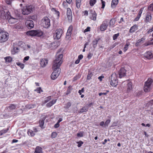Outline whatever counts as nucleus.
<instances>
[{"label":"nucleus","instance_id":"obj_1","mask_svg":"<svg viewBox=\"0 0 153 153\" xmlns=\"http://www.w3.org/2000/svg\"><path fill=\"white\" fill-rule=\"evenodd\" d=\"M59 52L60 51H58L56 55L55 59L54 60L53 63L52 68L55 69L56 68H59L62 63V58L63 55L62 54H59Z\"/></svg>","mask_w":153,"mask_h":153},{"label":"nucleus","instance_id":"obj_2","mask_svg":"<svg viewBox=\"0 0 153 153\" xmlns=\"http://www.w3.org/2000/svg\"><path fill=\"white\" fill-rule=\"evenodd\" d=\"M10 14V13L7 9L2 8L0 10V19L1 20L7 19Z\"/></svg>","mask_w":153,"mask_h":153},{"label":"nucleus","instance_id":"obj_3","mask_svg":"<svg viewBox=\"0 0 153 153\" xmlns=\"http://www.w3.org/2000/svg\"><path fill=\"white\" fill-rule=\"evenodd\" d=\"M34 7L32 5H27L24 7L22 10L23 14L27 15L31 13L34 10Z\"/></svg>","mask_w":153,"mask_h":153},{"label":"nucleus","instance_id":"obj_4","mask_svg":"<svg viewBox=\"0 0 153 153\" xmlns=\"http://www.w3.org/2000/svg\"><path fill=\"white\" fill-rule=\"evenodd\" d=\"M110 84L112 86L116 87L118 84L117 77L116 73H113L109 77Z\"/></svg>","mask_w":153,"mask_h":153},{"label":"nucleus","instance_id":"obj_5","mask_svg":"<svg viewBox=\"0 0 153 153\" xmlns=\"http://www.w3.org/2000/svg\"><path fill=\"white\" fill-rule=\"evenodd\" d=\"M43 32L40 30H31L27 32V34L32 36H36L38 37L41 36L43 35Z\"/></svg>","mask_w":153,"mask_h":153},{"label":"nucleus","instance_id":"obj_6","mask_svg":"<svg viewBox=\"0 0 153 153\" xmlns=\"http://www.w3.org/2000/svg\"><path fill=\"white\" fill-rule=\"evenodd\" d=\"M153 82L152 79L149 78L146 82L144 87V91L146 92L149 91L151 89V85Z\"/></svg>","mask_w":153,"mask_h":153},{"label":"nucleus","instance_id":"obj_7","mask_svg":"<svg viewBox=\"0 0 153 153\" xmlns=\"http://www.w3.org/2000/svg\"><path fill=\"white\" fill-rule=\"evenodd\" d=\"M42 24L43 27L45 28H48L51 26L50 20L47 16H45L42 20Z\"/></svg>","mask_w":153,"mask_h":153},{"label":"nucleus","instance_id":"obj_8","mask_svg":"<svg viewBox=\"0 0 153 153\" xmlns=\"http://www.w3.org/2000/svg\"><path fill=\"white\" fill-rule=\"evenodd\" d=\"M56 68L55 69L52 68L53 71L51 74V78L53 80L56 79L59 76L61 72V69L60 68Z\"/></svg>","mask_w":153,"mask_h":153},{"label":"nucleus","instance_id":"obj_9","mask_svg":"<svg viewBox=\"0 0 153 153\" xmlns=\"http://www.w3.org/2000/svg\"><path fill=\"white\" fill-rule=\"evenodd\" d=\"M8 34L7 33L5 32H1L0 33V42H4L6 41L8 38Z\"/></svg>","mask_w":153,"mask_h":153},{"label":"nucleus","instance_id":"obj_10","mask_svg":"<svg viewBox=\"0 0 153 153\" xmlns=\"http://www.w3.org/2000/svg\"><path fill=\"white\" fill-rule=\"evenodd\" d=\"M25 24L27 27L30 29L33 28L34 26L33 22L29 19L27 20L25 22Z\"/></svg>","mask_w":153,"mask_h":153},{"label":"nucleus","instance_id":"obj_11","mask_svg":"<svg viewBox=\"0 0 153 153\" xmlns=\"http://www.w3.org/2000/svg\"><path fill=\"white\" fill-rule=\"evenodd\" d=\"M125 82V84L126 83L127 85V92L128 93L131 92L132 90V83L131 82L128 80H127L125 82Z\"/></svg>","mask_w":153,"mask_h":153},{"label":"nucleus","instance_id":"obj_12","mask_svg":"<svg viewBox=\"0 0 153 153\" xmlns=\"http://www.w3.org/2000/svg\"><path fill=\"white\" fill-rule=\"evenodd\" d=\"M97 14L94 10H91L89 13V18L92 20L95 21L96 20Z\"/></svg>","mask_w":153,"mask_h":153},{"label":"nucleus","instance_id":"obj_13","mask_svg":"<svg viewBox=\"0 0 153 153\" xmlns=\"http://www.w3.org/2000/svg\"><path fill=\"white\" fill-rule=\"evenodd\" d=\"M66 15L68 21L69 22H71L72 20V15L71 10L70 8L68 7L67 9Z\"/></svg>","mask_w":153,"mask_h":153},{"label":"nucleus","instance_id":"obj_14","mask_svg":"<svg viewBox=\"0 0 153 153\" xmlns=\"http://www.w3.org/2000/svg\"><path fill=\"white\" fill-rule=\"evenodd\" d=\"M63 31L61 29H59L56 30V31L55 35L56 38L57 39H59L62 34V33Z\"/></svg>","mask_w":153,"mask_h":153},{"label":"nucleus","instance_id":"obj_15","mask_svg":"<svg viewBox=\"0 0 153 153\" xmlns=\"http://www.w3.org/2000/svg\"><path fill=\"white\" fill-rule=\"evenodd\" d=\"M108 26V21L105 20L103 22L100 26V30L102 31L105 30Z\"/></svg>","mask_w":153,"mask_h":153},{"label":"nucleus","instance_id":"obj_16","mask_svg":"<svg viewBox=\"0 0 153 153\" xmlns=\"http://www.w3.org/2000/svg\"><path fill=\"white\" fill-rule=\"evenodd\" d=\"M126 70L124 68H120L119 72V76L120 78H122L123 77L126 75Z\"/></svg>","mask_w":153,"mask_h":153},{"label":"nucleus","instance_id":"obj_17","mask_svg":"<svg viewBox=\"0 0 153 153\" xmlns=\"http://www.w3.org/2000/svg\"><path fill=\"white\" fill-rule=\"evenodd\" d=\"M9 23L11 24H14L18 22V19L12 17L10 14L9 15V18L8 19Z\"/></svg>","mask_w":153,"mask_h":153},{"label":"nucleus","instance_id":"obj_18","mask_svg":"<svg viewBox=\"0 0 153 153\" xmlns=\"http://www.w3.org/2000/svg\"><path fill=\"white\" fill-rule=\"evenodd\" d=\"M152 19L151 14L150 12H147L145 20L146 23L150 22Z\"/></svg>","mask_w":153,"mask_h":153},{"label":"nucleus","instance_id":"obj_19","mask_svg":"<svg viewBox=\"0 0 153 153\" xmlns=\"http://www.w3.org/2000/svg\"><path fill=\"white\" fill-rule=\"evenodd\" d=\"M145 58L148 59H150L153 57V54L150 51H148L144 54Z\"/></svg>","mask_w":153,"mask_h":153},{"label":"nucleus","instance_id":"obj_20","mask_svg":"<svg viewBox=\"0 0 153 153\" xmlns=\"http://www.w3.org/2000/svg\"><path fill=\"white\" fill-rule=\"evenodd\" d=\"M48 63V60L45 59H42L40 61V64L42 67H45Z\"/></svg>","mask_w":153,"mask_h":153},{"label":"nucleus","instance_id":"obj_21","mask_svg":"<svg viewBox=\"0 0 153 153\" xmlns=\"http://www.w3.org/2000/svg\"><path fill=\"white\" fill-rule=\"evenodd\" d=\"M145 40V38L144 37H142L141 39L138 40L135 43V46L137 47L140 46L143 42Z\"/></svg>","mask_w":153,"mask_h":153},{"label":"nucleus","instance_id":"obj_22","mask_svg":"<svg viewBox=\"0 0 153 153\" xmlns=\"http://www.w3.org/2000/svg\"><path fill=\"white\" fill-rule=\"evenodd\" d=\"M138 29V25H135L131 27L129 32L130 33H133L137 30Z\"/></svg>","mask_w":153,"mask_h":153},{"label":"nucleus","instance_id":"obj_23","mask_svg":"<svg viewBox=\"0 0 153 153\" xmlns=\"http://www.w3.org/2000/svg\"><path fill=\"white\" fill-rule=\"evenodd\" d=\"M57 100H53L47 104L46 106L48 107H50L54 105L56 102Z\"/></svg>","mask_w":153,"mask_h":153},{"label":"nucleus","instance_id":"obj_24","mask_svg":"<svg viewBox=\"0 0 153 153\" xmlns=\"http://www.w3.org/2000/svg\"><path fill=\"white\" fill-rule=\"evenodd\" d=\"M46 119V117H44L39 120V126L42 128H43L44 125V121Z\"/></svg>","mask_w":153,"mask_h":153},{"label":"nucleus","instance_id":"obj_25","mask_svg":"<svg viewBox=\"0 0 153 153\" xmlns=\"http://www.w3.org/2000/svg\"><path fill=\"white\" fill-rule=\"evenodd\" d=\"M118 3V0H112L111 7L112 8H114Z\"/></svg>","mask_w":153,"mask_h":153},{"label":"nucleus","instance_id":"obj_26","mask_svg":"<svg viewBox=\"0 0 153 153\" xmlns=\"http://www.w3.org/2000/svg\"><path fill=\"white\" fill-rule=\"evenodd\" d=\"M88 108L87 107L86 105L83 106L81 109H80L79 111V113H82L84 112H86L88 111Z\"/></svg>","mask_w":153,"mask_h":153},{"label":"nucleus","instance_id":"obj_27","mask_svg":"<svg viewBox=\"0 0 153 153\" xmlns=\"http://www.w3.org/2000/svg\"><path fill=\"white\" fill-rule=\"evenodd\" d=\"M100 38H96L95 39L94 41L92 42V45L93 47L94 48H95L97 46V44L98 41L99 40H100Z\"/></svg>","mask_w":153,"mask_h":153},{"label":"nucleus","instance_id":"obj_28","mask_svg":"<svg viewBox=\"0 0 153 153\" xmlns=\"http://www.w3.org/2000/svg\"><path fill=\"white\" fill-rule=\"evenodd\" d=\"M35 153H42V148L39 146L37 147L35 149Z\"/></svg>","mask_w":153,"mask_h":153},{"label":"nucleus","instance_id":"obj_29","mask_svg":"<svg viewBox=\"0 0 153 153\" xmlns=\"http://www.w3.org/2000/svg\"><path fill=\"white\" fill-rule=\"evenodd\" d=\"M6 62L10 63L12 60V58L10 56H7L4 58Z\"/></svg>","mask_w":153,"mask_h":153},{"label":"nucleus","instance_id":"obj_30","mask_svg":"<svg viewBox=\"0 0 153 153\" xmlns=\"http://www.w3.org/2000/svg\"><path fill=\"white\" fill-rule=\"evenodd\" d=\"M81 0H76V6L77 8H79L81 5Z\"/></svg>","mask_w":153,"mask_h":153},{"label":"nucleus","instance_id":"obj_31","mask_svg":"<svg viewBox=\"0 0 153 153\" xmlns=\"http://www.w3.org/2000/svg\"><path fill=\"white\" fill-rule=\"evenodd\" d=\"M13 51H12L11 52L12 54H14L16 53H17L18 52L19 49L18 48L14 47L13 49Z\"/></svg>","mask_w":153,"mask_h":153},{"label":"nucleus","instance_id":"obj_32","mask_svg":"<svg viewBox=\"0 0 153 153\" xmlns=\"http://www.w3.org/2000/svg\"><path fill=\"white\" fill-rule=\"evenodd\" d=\"M93 75V74L90 71L88 72V73L87 76V79L88 80L90 79H91V77Z\"/></svg>","mask_w":153,"mask_h":153},{"label":"nucleus","instance_id":"obj_33","mask_svg":"<svg viewBox=\"0 0 153 153\" xmlns=\"http://www.w3.org/2000/svg\"><path fill=\"white\" fill-rule=\"evenodd\" d=\"M28 134L29 135H30L31 137L33 136L35 134L33 132V131L31 130H29L27 131Z\"/></svg>","mask_w":153,"mask_h":153},{"label":"nucleus","instance_id":"obj_34","mask_svg":"<svg viewBox=\"0 0 153 153\" xmlns=\"http://www.w3.org/2000/svg\"><path fill=\"white\" fill-rule=\"evenodd\" d=\"M51 99V96H49L47 97L44 101V103H46L50 100Z\"/></svg>","mask_w":153,"mask_h":153},{"label":"nucleus","instance_id":"obj_35","mask_svg":"<svg viewBox=\"0 0 153 153\" xmlns=\"http://www.w3.org/2000/svg\"><path fill=\"white\" fill-rule=\"evenodd\" d=\"M34 91H36L37 93H40L43 91L41 87L37 88L36 89L34 90Z\"/></svg>","mask_w":153,"mask_h":153},{"label":"nucleus","instance_id":"obj_36","mask_svg":"<svg viewBox=\"0 0 153 153\" xmlns=\"http://www.w3.org/2000/svg\"><path fill=\"white\" fill-rule=\"evenodd\" d=\"M96 1V0H90L89 2L90 5L93 6L95 4Z\"/></svg>","mask_w":153,"mask_h":153},{"label":"nucleus","instance_id":"obj_37","mask_svg":"<svg viewBox=\"0 0 153 153\" xmlns=\"http://www.w3.org/2000/svg\"><path fill=\"white\" fill-rule=\"evenodd\" d=\"M16 107V105L14 104H11L9 106V108L11 110L14 109Z\"/></svg>","mask_w":153,"mask_h":153},{"label":"nucleus","instance_id":"obj_38","mask_svg":"<svg viewBox=\"0 0 153 153\" xmlns=\"http://www.w3.org/2000/svg\"><path fill=\"white\" fill-rule=\"evenodd\" d=\"M115 21L114 19H111L110 20L109 22L110 26H112L114 25L115 24Z\"/></svg>","mask_w":153,"mask_h":153},{"label":"nucleus","instance_id":"obj_39","mask_svg":"<svg viewBox=\"0 0 153 153\" xmlns=\"http://www.w3.org/2000/svg\"><path fill=\"white\" fill-rule=\"evenodd\" d=\"M8 130V128H7V129H3L1 130V131H0V135H1L3 134L6 133L7 132Z\"/></svg>","mask_w":153,"mask_h":153},{"label":"nucleus","instance_id":"obj_40","mask_svg":"<svg viewBox=\"0 0 153 153\" xmlns=\"http://www.w3.org/2000/svg\"><path fill=\"white\" fill-rule=\"evenodd\" d=\"M84 136V132L81 131L79 133H77V136L79 137H82Z\"/></svg>","mask_w":153,"mask_h":153},{"label":"nucleus","instance_id":"obj_41","mask_svg":"<svg viewBox=\"0 0 153 153\" xmlns=\"http://www.w3.org/2000/svg\"><path fill=\"white\" fill-rule=\"evenodd\" d=\"M51 10L52 11H54L56 13V14H57L58 15V16L59 17V14H60V13L57 10L56 8H52V9H51Z\"/></svg>","mask_w":153,"mask_h":153},{"label":"nucleus","instance_id":"obj_42","mask_svg":"<svg viewBox=\"0 0 153 153\" xmlns=\"http://www.w3.org/2000/svg\"><path fill=\"white\" fill-rule=\"evenodd\" d=\"M57 135V133L55 131L53 132L51 134V137L52 138H55Z\"/></svg>","mask_w":153,"mask_h":153},{"label":"nucleus","instance_id":"obj_43","mask_svg":"<svg viewBox=\"0 0 153 153\" xmlns=\"http://www.w3.org/2000/svg\"><path fill=\"white\" fill-rule=\"evenodd\" d=\"M148 10L151 11H153V4H150L149 6Z\"/></svg>","mask_w":153,"mask_h":153},{"label":"nucleus","instance_id":"obj_44","mask_svg":"<svg viewBox=\"0 0 153 153\" xmlns=\"http://www.w3.org/2000/svg\"><path fill=\"white\" fill-rule=\"evenodd\" d=\"M111 120H106V121L105 122V123L104 124V126L105 127H107L108 126L109 124L110 123Z\"/></svg>","mask_w":153,"mask_h":153},{"label":"nucleus","instance_id":"obj_45","mask_svg":"<svg viewBox=\"0 0 153 153\" xmlns=\"http://www.w3.org/2000/svg\"><path fill=\"white\" fill-rule=\"evenodd\" d=\"M119 35L120 34L119 33L114 34L113 36V40H116L117 37L119 36Z\"/></svg>","mask_w":153,"mask_h":153},{"label":"nucleus","instance_id":"obj_46","mask_svg":"<svg viewBox=\"0 0 153 153\" xmlns=\"http://www.w3.org/2000/svg\"><path fill=\"white\" fill-rule=\"evenodd\" d=\"M16 65H17L19 66L21 68L23 69L24 67V65L22 63L20 62H17L16 63Z\"/></svg>","mask_w":153,"mask_h":153},{"label":"nucleus","instance_id":"obj_47","mask_svg":"<svg viewBox=\"0 0 153 153\" xmlns=\"http://www.w3.org/2000/svg\"><path fill=\"white\" fill-rule=\"evenodd\" d=\"M76 143L78 144L77 146L79 147L83 144V142L82 141L80 140L78 142H77Z\"/></svg>","mask_w":153,"mask_h":153},{"label":"nucleus","instance_id":"obj_48","mask_svg":"<svg viewBox=\"0 0 153 153\" xmlns=\"http://www.w3.org/2000/svg\"><path fill=\"white\" fill-rule=\"evenodd\" d=\"M28 19H32L33 20H35L36 19V15H33L29 16Z\"/></svg>","mask_w":153,"mask_h":153},{"label":"nucleus","instance_id":"obj_49","mask_svg":"<svg viewBox=\"0 0 153 153\" xmlns=\"http://www.w3.org/2000/svg\"><path fill=\"white\" fill-rule=\"evenodd\" d=\"M129 43H126L125 45V47L124 48V51L125 52L128 49V47L129 46Z\"/></svg>","mask_w":153,"mask_h":153},{"label":"nucleus","instance_id":"obj_50","mask_svg":"<svg viewBox=\"0 0 153 153\" xmlns=\"http://www.w3.org/2000/svg\"><path fill=\"white\" fill-rule=\"evenodd\" d=\"M71 106V103L70 102H68L67 103V104L66 105V106H65L64 107L65 108H69Z\"/></svg>","mask_w":153,"mask_h":153},{"label":"nucleus","instance_id":"obj_51","mask_svg":"<svg viewBox=\"0 0 153 153\" xmlns=\"http://www.w3.org/2000/svg\"><path fill=\"white\" fill-rule=\"evenodd\" d=\"M71 33H70L69 32H67L66 33V38L68 39L69 38H70L71 35Z\"/></svg>","mask_w":153,"mask_h":153},{"label":"nucleus","instance_id":"obj_52","mask_svg":"<svg viewBox=\"0 0 153 153\" xmlns=\"http://www.w3.org/2000/svg\"><path fill=\"white\" fill-rule=\"evenodd\" d=\"M153 45V43H151L150 42H148L145 43L143 45L145 46H147L148 45Z\"/></svg>","mask_w":153,"mask_h":153},{"label":"nucleus","instance_id":"obj_53","mask_svg":"<svg viewBox=\"0 0 153 153\" xmlns=\"http://www.w3.org/2000/svg\"><path fill=\"white\" fill-rule=\"evenodd\" d=\"M144 9V7L141 8L140 9V10L139 12L138 15H139L141 16V14L142 13V12L143 11Z\"/></svg>","mask_w":153,"mask_h":153},{"label":"nucleus","instance_id":"obj_54","mask_svg":"<svg viewBox=\"0 0 153 153\" xmlns=\"http://www.w3.org/2000/svg\"><path fill=\"white\" fill-rule=\"evenodd\" d=\"M84 88H82L81 90H79L78 91V93L79 94V95H81L82 93H83L84 92Z\"/></svg>","mask_w":153,"mask_h":153},{"label":"nucleus","instance_id":"obj_55","mask_svg":"<svg viewBox=\"0 0 153 153\" xmlns=\"http://www.w3.org/2000/svg\"><path fill=\"white\" fill-rule=\"evenodd\" d=\"M72 30H73V27L71 25V26H70V27H69L67 32H69L70 33V32L71 33Z\"/></svg>","mask_w":153,"mask_h":153},{"label":"nucleus","instance_id":"obj_56","mask_svg":"<svg viewBox=\"0 0 153 153\" xmlns=\"http://www.w3.org/2000/svg\"><path fill=\"white\" fill-rule=\"evenodd\" d=\"M141 16L137 15V17L135 18V19L134 20V21H138L139 19L140 18Z\"/></svg>","mask_w":153,"mask_h":153},{"label":"nucleus","instance_id":"obj_57","mask_svg":"<svg viewBox=\"0 0 153 153\" xmlns=\"http://www.w3.org/2000/svg\"><path fill=\"white\" fill-rule=\"evenodd\" d=\"M102 4V6L101 8L103 9L105 7V2L103 0H101Z\"/></svg>","mask_w":153,"mask_h":153},{"label":"nucleus","instance_id":"obj_58","mask_svg":"<svg viewBox=\"0 0 153 153\" xmlns=\"http://www.w3.org/2000/svg\"><path fill=\"white\" fill-rule=\"evenodd\" d=\"M62 5L64 7L66 8L68 7V4L67 2L64 1L63 2Z\"/></svg>","mask_w":153,"mask_h":153},{"label":"nucleus","instance_id":"obj_59","mask_svg":"<svg viewBox=\"0 0 153 153\" xmlns=\"http://www.w3.org/2000/svg\"><path fill=\"white\" fill-rule=\"evenodd\" d=\"M92 56L93 54L90 53L88 55L87 58L88 59H90Z\"/></svg>","mask_w":153,"mask_h":153},{"label":"nucleus","instance_id":"obj_60","mask_svg":"<svg viewBox=\"0 0 153 153\" xmlns=\"http://www.w3.org/2000/svg\"><path fill=\"white\" fill-rule=\"evenodd\" d=\"M93 105V103L92 102L90 103L89 104H87L85 105L86 106H87V107L88 108H88L90 107H91Z\"/></svg>","mask_w":153,"mask_h":153},{"label":"nucleus","instance_id":"obj_61","mask_svg":"<svg viewBox=\"0 0 153 153\" xmlns=\"http://www.w3.org/2000/svg\"><path fill=\"white\" fill-rule=\"evenodd\" d=\"M70 89H71V88H70V86L68 87V89H67V93H66V94H67V95L68 94L71 93Z\"/></svg>","mask_w":153,"mask_h":153},{"label":"nucleus","instance_id":"obj_62","mask_svg":"<svg viewBox=\"0 0 153 153\" xmlns=\"http://www.w3.org/2000/svg\"><path fill=\"white\" fill-rule=\"evenodd\" d=\"M11 1L12 0H5V2L7 4H10L11 3Z\"/></svg>","mask_w":153,"mask_h":153},{"label":"nucleus","instance_id":"obj_63","mask_svg":"<svg viewBox=\"0 0 153 153\" xmlns=\"http://www.w3.org/2000/svg\"><path fill=\"white\" fill-rule=\"evenodd\" d=\"M90 27H88L84 31V32H87L90 31Z\"/></svg>","mask_w":153,"mask_h":153},{"label":"nucleus","instance_id":"obj_64","mask_svg":"<svg viewBox=\"0 0 153 153\" xmlns=\"http://www.w3.org/2000/svg\"><path fill=\"white\" fill-rule=\"evenodd\" d=\"M59 123H58L57 122L56 123V124L54 125V127L55 128H57L59 127Z\"/></svg>","mask_w":153,"mask_h":153}]
</instances>
